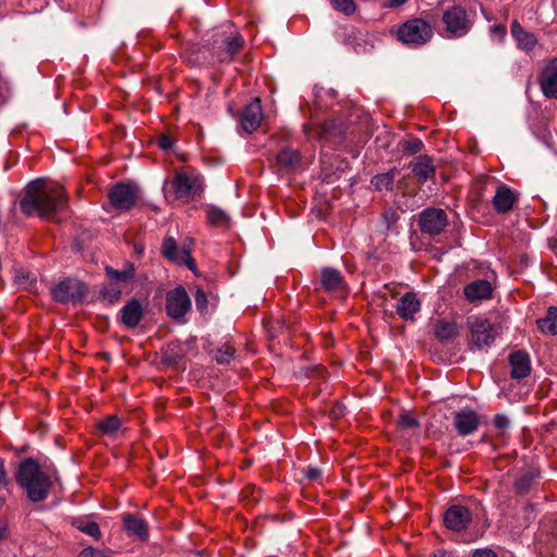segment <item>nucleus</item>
<instances>
[{
    "label": "nucleus",
    "instance_id": "nucleus-11",
    "mask_svg": "<svg viewBox=\"0 0 557 557\" xmlns=\"http://www.w3.org/2000/svg\"><path fill=\"white\" fill-rule=\"evenodd\" d=\"M86 293L85 286L75 278H66L59 282L52 289V297L61 304L81 300Z\"/></svg>",
    "mask_w": 557,
    "mask_h": 557
},
{
    "label": "nucleus",
    "instance_id": "nucleus-44",
    "mask_svg": "<svg viewBox=\"0 0 557 557\" xmlns=\"http://www.w3.org/2000/svg\"><path fill=\"white\" fill-rule=\"evenodd\" d=\"M322 475V472L320 469L318 468H308L307 471H306V478L311 480V481H315V480H319Z\"/></svg>",
    "mask_w": 557,
    "mask_h": 557
},
{
    "label": "nucleus",
    "instance_id": "nucleus-40",
    "mask_svg": "<svg viewBox=\"0 0 557 557\" xmlns=\"http://www.w3.org/2000/svg\"><path fill=\"white\" fill-rule=\"evenodd\" d=\"M532 479L528 475L521 476L517 480L515 487L516 491L520 494H524L530 490Z\"/></svg>",
    "mask_w": 557,
    "mask_h": 557
},
{
    "label": "nucleus",
    "instance_id": "nucleus-53",
    "mask_svg": "<svg viewBox=\"0 0 557 557\" xmlns=\"http://www.w3.org/2000/svg\"><path fill=\"white\" fill-rule=\"evenodd\" d=\"M549 247L557 255V239L550 240Z\"/></svg>",
    "mask_w": 557,
    "mask_h": 557
},
{
    "label": "nucleus",
    "instance_id": "nucleus-19",
    "mask_svg": "<svg viewBox=\"0 0 557 557\" xmlns=\"http://www.w3.org/2000/svg\"><path fill=\"white\" fill-rule=\"evenodd\" d=\"M321 287L331 294H347L348 285L342 273L333 268H323L321 270Z\"/></svg>",
    "mask_w": 557,
    "mask_h": 557
},
{
    "label": "nucleus",
    "instance_id": "nucleus-14",
    "mask_svg": "<svg viewBox=\"0 0 557 557\" xmlns=\"http://www.w3.org/2000/svg\"><path fill=\"white\" fill-rule=\"evenodd\" d=\"M471 341L478 348L490 346L497 336V330L486 319H475L471 324Z\"/></svg>",
    "mask_w": 557,
    "mask_h": 557
},
{
    "label": "nucleus",
    "instance_id": "nucleus-10",
    "mask_svg": "<svg viewBox=\"0 0 557 557\" xmlns=\"http://www.w3.org/2000/svg\"><path fill=\"white\" fill-rule=\"evenodd\" d=\"M419 226L423 234L440 235L447 226V214L440 208L424 209L420 214Z\"/></svg>",
    "mask_w": 557,
    "mask_h": 557
},
{
    "label": "nucleus",
    "instance_id": "nucleus-37",
    "mask_svg": "<svg viewBox=\"0 0 557 557\" xmlns=\"http://www.w3.org/2000/svg\"><path fill=\"white\" fill-rule=\"evenodd\" d=\"M397 425L400 429H418L420 423L411 413L404 412L399 416Z\"/></svg>",
    "mask_w": 557,
    "mask_h": 557
},
{
    "label": "nucleus",
    "instance_id": "nucleus-42",
    "mask_svg": "<svg viewBox=\"0 0 557 557\" xmlns=\"http://www.w3.org/2000/svg\"><path fill=\"white\" fill-rule=\"evenodd\" d=\"M181 359L182 357L177 354H173L170 347L164 351L162 358L163 362L170 366L177 364Z\"/></svg>",
    "mask_w": 557,
    "mask_h": 557
},
{
    "label": "nucleus",
    "instance_id": "nucleus-21",
    "mask_svg": "<svg viewBox=\"0 0 557 557\" xmlns=\"http://www.w3.org/2000/svg\"><path fill=\"white\" fill-rule=\"evenodd\" d=\"M510 375L512 379L521 380L531 373V359L528 352L518 350L508 357Z\"/></svg>",
    "mask_w": 557,
    "mask_h": 557
},
{
    "label": "nucleus",
    "instance_id": "nucleus-47",
    "mask_svg": "<svg viewBox=\"0 0 557 557\" xmlns=\"http://www.w3.org/2000/svg\"><path fill=\"white\" fill-rule=\"evenodd\" d=\"M408 0H384L383 8L393 9L405 4Z\"/></svg>",
    "mask_w": 557,
    "mask_h": 557
},
{
    "label": "nucleus",
    "instance_id": "nucleus-17",
    "mask_svg": "<svg viewBox=\"0 0 557 557\" xmlns=\"http://www.w3.org/2000/svg\"><path fill=\"white\" fill-rule=\"evenodd\" d=\"M539 84L546 98L557 99V58H553L539 75Z\"/></svg>",
    "mask_w": 557,
    "mask_h": 557
},
{
    "label": "nucleus",
    "instance_id": "nucleus-50",
    "mask_svg": "<svg viewBox=\"0 0 557 557\" xmlns=\"http://www.w3.org/2000/svg\"><path fill=\"white\" fill-rule=\"evenodd\" d=\"M344 414V407L342 405H335L331 410V416L334 419H338Z\"/></svg>",
    "mask_w": 557,
    "mask_h": 557
},
{
    "label": "nucleus",
    "instance_id": "nucleus-51",
    "mask_svg": "<svg viewBox=\"0 0 557 557\" xmlns=\"http://www.w3.org/2000/svg\"><path fill=\"white\" fill-rule=\"evenodd\" d=\"M493 32L498 34L499 36H504L506 34V28L502 25H497L493 27Z\"/></svg>",
    "mask_w": 557,
    "mask_h": 557
},
{
    "label": "nucleus",
    "instance_id": "nucleus-2",
    "mask_svg": "<svg viewBox=\"0 0 557 557\" xmlns=\"http://www.w3.org/2000/svg\"><path fill=\"white\" fill-rule=\"evenodd\" d=\"M15 481L32 503L47 499L53 485L52 475L44 471L38 461L32 457L20 462Z\"/></svg>",
    "mask_w": 557,
    "mask_h": 557
},
{
    "label": "nucleus",
    "instance_id": "nucleus-49",
    "mask_svg": "<svg viewBox=\"0 0 557 557\" xmlns=\"http://www.w3.org/2000/svg\"><path fill=\"white\" fill-rule=\"evenodd\" d=\"M431 557H458L454 552L437 549L435 550Z\"/></svg>",
    "mask_w": 557,
    "mask_h": 557
},
{
    "label": "nucleus",
    "instance_id": "nucleus-30",
    "mask_svg": "<svg viewBox=\"0 0 557 557\" xmlns=\"http://www.w3.org/2000/svg\"><path fill=\"white\" fill-rule=\"evenodd\" d=\"M235 351L233 344L231 342H226L212 350L211 355L219 364H228L234 359Z\"/></svg>",
    "mask_w": 557,
    "mask_h": 557
},
{
    "label": "nucleus",
    "instance_id": "nucleus-6",
    "mask_svg": "<svg viewBox=\"0 0 557 557\" xmlns=\"http://www.w3.org/2000/svg\"><path fill=\"white\" fill-rule=\"evenodd\" d=\"M171 186L176 199L190 200L201 196L205 182L195 172L181 171L175 173Z\"/></svg>",
    "mask_w": 557,
    "mask_h": 557
},
{
    "label": "nucleus",
    "instance_id": "nucleus-39",
    "mask_svg": "<svg viewBox=\"0 0 557 557\" xmlns=\"http://www.w3.org/2000/svg\"><path fill=\"white\" fill-rule=\"evenodd\" d=\"M423 148V143L419 138H412L404 144V150L410 153H417Z\"/></svg>",
    "mask_w": 557,
    "mask_h": 557
},
{
    "label": "nucleus",
    "instance_id": "nucleus-23",
    "mask_svg": "<svg viewBox=\"0 0 557 557\" xmlns=\"http://www.w3.org/2000/svg\"><path fill=\"white\" fill-rule=\"evenodd\" d=\"M143 314L140 302L134 298L121 309V321L126 327L134 329L139 324Z\"/></svg>",
    "mask_w": 557,
    "mask_h": 557
},
{
    "label": "nucleus",
    "instance_id": "nucleus-32",
    "mask_svg": "<svg viewBox=\"0 0 557 557\" xmlns=\"http://www.w3.org/2000/svg\"><path fill=\"white\" fill-rule=\"evenodd\" d=\"M121 420L116 416H109L97 424L98 430L108 436L114 435L121 428Z\"/></svg>",
    "mask_w": 557,
    "mask_h": 557
},
{
    "label": "nucleus",
    "instance_id": "nucleus-18",
    "mask_svg": "<svg viewBox=\"0 0 557 557\" xmlns=\"http://www.w3.org/2000/svg\"><path fill=\"white\" fill-rule=\"evenodd\" d=\"M262 119L261 101L256 98L243 109L240 125L246 133L251 134L260 126Z\"/></svg>",
    "mask_w": 557,
    "mask_h": 557
},
{
    "label": "nucleus",
    "instance_id": "nucleus-24",
    "mask_svg": "<svg viewBox=\"0 0 557 557\" xmlns=\"http://www.w3.org/2000/svg\"><path fill=\"white\" fill-rule=\"evenodd\" d=\"M492 285L486 280H476L463 288L465 297L469 301L488 299L492 296Z\"/></svg>",
    "mask_w": 557,
    "mask_h": 557
},
{
    "label": "nucleus",
    "instance_id": "nucleus-27",
    "mask_svg": "<svg viewBox=\"0 0 557 557\" xmlns=\"http://www.w3.org/2000/svg\"><path fill=\"white\" fill-rule=\"evenodd\" d=\"M433 331L434 336L440 342H448L455 338L459 333L458 326L455 322L444 319L437 320L435 322Z\"/></svg>",
    "mask_w": 557,
    "mask_h": 557
},
{
    "label": "nucleus",
    "instance_id": "nucleus-9",
    "mask_svg": "<svg viewBox=\"0 0 557 557\" xmlns=\"http://www.w3.org/2000/svg\"><path fill=\"white\" fill-rule=\"evenodd\" d=\"M162 256L171 262L187 267L193 272L197 271L196 261L191 257L190 248L186 245L180 247L173 237L163 239Z\"/></svg>",
    "mask_w": 557,
    "mask_h": 557
},
{
    "label": "nucleus",
    "instance_id": "nucleus-7",
    "mask_svg": "<svg viewBox=\"0 0 557 557\" xmlns=\"http://www.w3.org/2000/svg\"><path fill=\"white\" fill-rule=\"evenodd\" d=\"M141 193L138 185L127 183H116L111 187L108 194V199L115 210L129 211L140 200Z\"/></svg>",
    "mask_w": 557,
    "mask_h": 557
},
{
    "label": "nucleus",
    "instance_id": "nucleus-35",
    "mask_svg": "<svg viewBox=\"0 0 557 557\" xmlns=\"http://www.w3.org/2000/svg\"><path fill=\"white\" fill-rule=\"evenodd\" d=\"M101 296L110 304L117 301L121 297L122 289L114 283H110L102 287Z\"/></svg>",
    "mask_w": 557,
    "mask_h": 557
},
{
    "label": "nucleus",
    "instance_id": "nucleus-20",
    "mask_svg": "<svg viewBox=\"0 0 557 557\" xmlns=\"http://www.w3.org/2000/svg\"><path fill=\"white\" fill-rule=\"evenodd\" d=\"M421 310V301L413 292L405 293L397 301L396 312L405 321H413Z\"/></svg>",
    "mask_w": 557,
    "mask_h": 557
},
{
    "label": "nucleus",
    "instance_id": "nucleus-31",
    "mask_svg": "<svg viewBox=\"0 0 557 557\" xmlns=\"http://www.w3.org/2000/svg\"><path fill=\"white\" fill-rule=\"evenodd\" d=\"M276 162L284 169H294L299 164L300 156L297 150L286 148L277 153Z\"/></svg>",
    "mask_w": 557,
    "mask_h": 557
},
{
    "label": "nucleus",
    "instance_id": "nucleus-22",
    "mask_svg": "<svg viewBox=\"0 0 557 557\" xmlns=\"http://www.w3.org/2000/svg\"><path fill=\"white\" fill-rule=\"evenodd\" d=\"M516 201L517 197L511 190V188H509L506 185H499L493 197L492 203L493 208L497 213L504 214L509 212L513 208Z\"/></svg>",
    "mask_w": 557,
    "mask_h": 557
},
{
    "label": "nucleus",
    "instance_id": "nucleus-5",
    "mask_svg": "<svg viewBox=\"0 0 557 557\" xmlns=\"http://www.w3.org/2000/svg\"><path fill=\"white\" fill-rule=\"evenodd\" d=\"M396 36L399 41L407 46L420 47L433 37V28L423 18H411L398 27Z\"/></svg>",
    "mask_w": 557,
    "mask_h": 557
},
{
    "label": "nucleus",
    "instance_id": "nucleus-45",
    "mask_svg": "<svg viewBox=\"0 0 557 557\" xmlns=\"http://www.w3.org/2000/svg\"><path fill=\"white\" fill-rule=\"evenodd\" d=\"M173 145V141L172 139L166 136V135H162L160 138H159V147L163 150H168L172 147Z\"/></svg>",
    "mask_w": 557,
    "mask_h": 557
},
{
    "label": "nucleus",
    "instance_id": "nucleus-52",
    "mask_svg": "<svg viewBox=\"0 0 557 557\" xmlns=\"http://www.w3.org/2000/svg\"><path fill=\"white\" fill-rule=\"evenodd\" d=\"M7 536V525L4 522L0 521V541Z\"/></svg>",
    "mask_w": 557,
    "mask_h": 557
},
{
    "label": "nucleus",
    "instance_id": "nucleus-16",
    "mask_svg": "<svg viewBox=\"0 0 557 557\" xmlns=\"http://www.w3.org/2000/svg\"><path fill=\"white\" fill-rule=\"evenodd\" d=\"M409 169L411 170L412 176L419 184H425L429 181H433L436 174V166L434 159L428 154H420L416 157L410 163Z\"/></svg>",
    "mask_w": 557,
    "mask_h": 557
},
{
    "label": "nucleus",
    "instance_id": "nucleus-41",
    "mask_svg": "<svg viewBox=\"0 0 557 557\" xmlns=\"http://www.w3.org/2000/svg\"><path fill=\"white\" fill-rule=\"evenodd\" d=\"M493 424L497 430L504 431L509 426L510 421L504 413H497L493 419Z\"/></svg>",
    "mask_w": 557,
    "mask_h": 557
},
{
    "label": "nucleus",
    "instance_id": "nucleus-34",
    "mask_svg": "<svg viewBox=\"0 0 557 557\" xmlns=\"http://www.w3.org/2000/svg\"><path fill=\"white\" fill-rule=\"evenodd\" d=\"M207 220L213 226L227 225L228 216L219 208L211 207L207 212Z\"/></svg>",
    "mask_w": 557,
    "mask_h": 557
},
{
    "label": "nucleus",
    "instance_id": "nucleus-25",
    "mask_svg": "<svg viewBox=\"0 0 557 557\" xmlns=\"http://www.w3.org/2000/svg\"><path fill=\"white\" fill-rule=\"evenodd\" d=\"M511 35L516 39L518 47L523 50L531 51L537 44L535 35L527 32L517 21L511 24Z\"/></svg>",
    "mask_w": 557,
    "mask_h": 557
},
{
    "label": "nucleus",
    "instance_id": "nucleus-15",
    "mask_svg": "<svg viewBox=\"0 0 557 557\" xmlns=\"http://www.w3.org/2000/svg\"><path fill=\"white\" fill-rule=\"evenodd\" d=\"M454 426L458 435L473 434L480 426V417L471 408H462L454 413Z\"/></svg>",
    "mask_w": 557,
    "mask_h": 557
},
{
    "label": "nucleus",
    "instance_id": "nucleus-8",
    "mask_svg": "<svg viewBox=\"0 0 557 557\" xmlns=\"http://www.w3.org/2000/svg\"><path fill=\"white\" fill-rule=\"evenodd\" d=\"M191 310V299L183 285L170 289L165 294V312L177 323L186 322V314Z\"/></svg>",
    "mask_w": 557,
    "mask_h": 557
},
{
    "label": "nucleus",
    "instance_id": "nucleus-38",
    "mask_svg": "<svg viewBox=\"0 0 557 557\" xmlns=\"http://www.w3.org/2000/svg\"><path fill=\"white\" fill-rule=\"evenodd\" d=\"M196 308L200 313H205L208 309V297L202 288H197L195 293Z\"/></svg>",
    "mask_w": 557,
    "mask_h": 557
},
{
    "label": "nucleus",
    "instance_id": "nucleus-13",
    "mask_svg": "<svg viewBox=\"0 0 557 557\" xmlns=\"http://www.w3.org/2000/svg\"><path fill=\"white\" fill-rule=\"evenodd\" d=\"M471 521L472 513L466 506L453 505L444 513L445 527L454 532L467 530Z\"/></svg>",
    "mask_w": 557,
    "mask_h": 557
},
{
    "label": "nucleus",
    "instance_id": "nucleus-33",
    "mask_svg": "<svg viewBox=\"0 0 557 557\" xmlns=\"http://www.w3.org/2000/svg\"><path fill=\"white\" fill-rule=\"evenodd\" d=\"M106 273L107 275L112 280L116 282H128L134 277L135 269L133 264H128L126 269L124 270H115L111 267H106Z\"/></svg>",
    "mask_w": 557,
    "mask_h": 557
},
{
    "label": "nucleus",
    "instance_id": "nucleus-48",
    "mask_svg": "<svg viewBox=\"0 0 557 557\" xmlns=\"http://www.w3.org/2000/svg\"><path fill=\"white\" fill-rule=\"evenodd\" d=\"M7 472H5V469H4V462L3 460L0 458V490L5 486L7 484Z\"/></svg>",
    "mask_w": 557,
    "mask_h": 557
},
{
    "label": "nucleus",
    "instance_id": "nucleus-4",
    "mask_svg": "<svg viewBox=\"0 0 557 557\" xmlns=\"http://www.w3.org/2000/svg\"><path fill=\"white\" fill-rule=\"evenodd\" d=\"M244 38L237 32L220 30L212 36V58L220 63H230L244 47Z\"/></svg>",
    "mask_w": 557,
    "mask_h": 557
},
{
    "label": "nucleus",
    "instance_id": "nucleus-36",
    "mask_svg": "<svg viewBox=\"0 0 557 557\" xmlns=\"http://www.w3.org/2000/svg\"><path fill=\"white\" fill-rule=\"evenodd\" d=\"M332 7L345 15H352L356 11L354 0H331Z\"/></svg>",
    "mask_w": 557,
    "mask_h": 557
},
{
    "label": "nucleus",
    "instance_id": "nucleus-3",
    "mask_svg": "<svg viewBox=\"0 0 557 557\" xmlns=\"http://www.w3.org/2000/svg\"><path fill=\"white\" fill-rule=\"evenodd\" d=\"M475 14L460 4H453L443 10L442 23L446 38L456 39L466 36L474 24Z\"/></svg>",
    "mask_w": 557,
    "mask_h": 557
},
{
    "label": "nucleus",
    "instance_id": "nucleus-12",
    "mask_svg": "<svg viewBox=\"0 0 557 557\" xmlns=\"http://www.w3.org/2000/svg\"><path fill=\"white\" fill-rule=\"evenodd\" d=\"M121 521L128 537L139 542L149 540V525L141 515L124 512L121 515Z\"/></svg>",
    "mask_w": 557,
    "mask_h": 557
},
{
    "label": "nucleus",
    "instance_id": "nucleus-43",
    "mask_svg": "<svg viewBox=\"0 0 557 557\" xmlns=\"http://www.w3.org/2000/svg\"><path fill=\"white\" fill-rule=\"evenodd\" d=\"M77 557H108V556L99 549H96L92 547H87V548L83 549Z\"/></svg>",
    "mask_w": 557,
    "mask_h": 557
},
{
    "label": "nucleus",
    "instance_id": "nucleus-29",
    "mask_svg": "<svg viewBox=\"0 0 557 557\" xmlns=\"http://www.w3.org/2000/svg\"><path fill=\"white\" fill-rule=\"evenodd\" d=\"M396 172L397 170L394 168L385 173L377 174L373 176L371 184L375 187L376 190H392L396 177Z\"/></svg>",
    "mask_w": 557,
    "mask_h": 557
},
{
    "label": "nucleus",
    "instance_id": "nucleus-28",
    "mask_svg": "<svg viewBox=\"0 0 557 557\" xmlns=\"http://www.w3.org/2000/svg\"><path fill=\"white\" fill-rule=\"evenodd\" d=\"M539 330L547 335L557 334V308L550 307L544 318L536 320Z\"/></svg>",
    "mask_w": 557,
    "mask_h": 557
},
{
    "label": "nucleus",
    "instance_id": "nucleus-26",
    "mask_svg": "<svg viewBox=\"0 0 557 557\" xmlns=\"http://www.w3.org/2000/svg\"><path fill=\"white\" fill-rule=\"evenodd\" d=\"M72 525L96 541H99L102 536L99 524L87 516L73 518Z\"/></svg>",
    "mask_w": 557,
    "mask_h": 557
},
{
    "label": "nucleus",
    "instance_id": "nucleus-46",
    "mask_svg": "<svg viewBox=\"0 0 557 557\" xmlns=\"http://www.w3.org/2000/svg\"><path fill=\"white\" fill-rule=\"evenodd\" d=\"M472 557H497V555L492 549L484 548V549H476L472 554Z\"/></svg>",
    "mask_w": 557,
    "mask_h": 557
},
{
    "label": "nucleus",
    "instance_id": "nucleus-1",
    "mask_svg": "<svg viewBox=\"0 0 557 557\" xmlns=\"http://www.w3.org/2000/svg\"><path fill=\"white\" fill-rule=\"evenodd\" d=\"M67 200L62 185L37 178L26 185L20 207L26 215H37L52 221L58 212L66 208Z\"/></svg>",
    "mask_w": 557,
    "mask_h": 557
}]
</instances>
